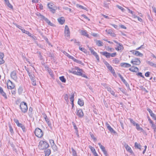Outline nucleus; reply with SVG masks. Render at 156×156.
<instances>
[{
    "instance_id": "obj_50",
    "label": "nucleus",
    "mask_w": 156,
    "mask_h": 156,
    "mask_svg": "<svg viewBox=\"0 0 156 156\" xmlns=\"http://www.w3.org/2000/svg\"><path fill=\"white\" fill-rule=\"evenodd\" d=\"M129 119L130 120V122L131 123H132L133 125L134 126H135L136 125V124H137V123H136L135 122V121L133 120V119Z\"/></svg>"
},
{
    "instance_id": "obj_44",
    "label": "nucleus",
    "mask_w": 156,
    "mask_h": 156,
    "mask_svg": "<svg viewBox=\"0 0 156 156\" xmlns=\"http://www.w3.org/2000/svg\"><path fill=\"white\" fill-rule=\"evenodd\" d=\"M136 127V129L138 131H141L143 130V129L138 124H137L135 126Z\"/></svg>"
},
{
    "instance_id": "obj_51",
    "label": "nucleus",
    "mask_w": 156,
    "mask_h": 156,
    "mask_svg": "<svg viewBox=\"0 0 156 156\" xmlns=\"http://www.w3.org/2000/svg\"><path fill=\"white\" fill-rule=\"evenodd\" d=\"M23 30L22 32L27 34L29 36H31V33L29 31L26 30L24 29Z\"/></svg>"
},
{
    "instance_id": "obj_35",
    "label": "nucleus",
    "mask_w": 156,
    "mask_h": 156,
    "mask_svg": "<svg viewBox=\"0 0 156 156\" xmlns=\"http://www.w3.org/2000/svg\"><path fill=\"white\" fill-rule=\"evenodd\" d=\"M28 75L29 76L31 81L34 80L35 76L34 74L31 73H30L29 74H28Z\"/></svg>"
},
{
    "instance_id": "obj_4",
    "label": "nucleus",
    "mask_w": 156,
    "mask_h": 156,
    "mask_svg": "<svg viewBox=\"0 0 156 156\" xmlns=\"http://www.w3.org/2000/svg\"><path fill=\"white\" fill-rule=\"evenodd\" d=\"M35 135L39 138H41L43 135L42 130L38 128L36 129L35 131Z\"/></svg>"
},
{
    "instance_id": "obj_63",
    "label": "nucleus",
    "mask_w": 156,
    "mask_h": 156,
    "mask_svg": "<svg viewBox=\"0 0 156 156\" xmlns=\"http://www.w3.org/2000/svg\"><path fill=\"white\" fill-rule=\"evenodd\" d=\"M117 55L116 52H114L112 53H110V57H115Z\"/></svg>"
},
{
    "instance_id": "obj_55",
    "label": "nucleus",
    "mask_w": 156,
    "mask_h": 156,
    "mask_svg": "<svg viewBox=\"0 0 156 156\" xmlns=\"http://www.w3.org/2000/svg\"><path fill=\"white\" fill-rule=\"evenodd\" d=\"M134 18H137L138 20L140 22H142V19L140 18V17L137 16H136L135 15H133Z\"/></svg>"
},
{
    "instance_id": "obj_47",
    "label": "nucleus",
    "mask_w": 156,
    "mask_h": 156,
    "mask_svg": "<svg viewBox=\"0 0 156 156\" xmlns=\"http://www.w3.org/2000/svg\"><path fill=\"white\" fill-rule=\"evenodd\" d=\"M72 124L74 128V129L75 130L76 132H78V129L77 127H76V124L74 122H72Z\"/></svg>"
},
{
    "instance_id": "obj_36",
    "label": "nucleus",
    "mask_w": 156,
    "mask_h": 156,
    "mask_svg": "<svg viewBox=\"0 0 156 156\" xmlns=\"http://www.w3.org/2000/svg\"><path fill=\"white\" fill-rule=\"evenodd\" d=\"M89 48V49L90 50V51L91 53L93 55H94V56H95V55H96V54H97V53L95 52V51H94V50L92 48H90V47H88Z\"/></svg>"
},
{
    "instance_id": "obj_61",
    "label": "nucleus",
    "mask_w": 156,
    "mask_h": 156,
    "mask_svg": "<svg viewBox=\"0 0 156 156\" xmlns=\"http://www.w3.org/2000/svg\"><path fill=\"white\" fill-rule=\"evenodd\" d=\"M14 122L16 123L17 126L19 125L20 124V123L19 122V120L16 119H14Z\"/></svg>"
},
{
    "instance_id": "obj_12",
    "label": "nucleus",
    "mask_w": 156,
    "mask_h": 156,
    "mask_svg": "<svg viewBox=\"0 0 156 156\" xmlns=\"http://www.w3.org/2000/svg\"><path fill=\"white\" fill-rule=\"evenodd\" d=\"M57 20L59 23L61 25L65 23V20L64 18L63 17H61L59 18H58Z\"/></svg>"
},
{
    "instance_id": "obj_20",
    "label": "nucleus",
    "mask_w": 156,
    "mask_h": 156,
    "mask_svg": "<svg viewBox=\"0 0 156 156\" xmlns=\"http://www.w3.org/2000/svg\"><path fill=\"white\" fill-rule=\"evenodd\" d=\"M115 49L118 51H119L120 50H123L124 49V47L123 46L122 44H119L118 45V46L115 48Z\"/></svg>"
},
{
    "instance_id": "obj_26",
    "label": "nucleus",
    "mask_w": 156,
    "mask_h": 156,
    "mask_svg": "<svg viewBox=\"0 0 156 156\" xmlns=\"http://www.w3.org/2000/svg\"><path fill=\"white\" fill-rule=\"evenodd\" d=\"M134 145L136 148L139 149L140 150H141V149L142 147L140 144H138L137 142H135V143Z\"/></svg>"
},
{
    "instance_id": "obj_15",
    "label": "nucleus",
    "mask_w": 156,
    "mask_h": 156,
    "mask_svg": "<svg viewBox=\"0 0 156 156\" xmlns=\"http://www.w3.org/2000/svg\"><path fill=\"white\" fill-rule=\"evenodd\" d=\"M120 66L123 67L129 68L131 66V65L128 63H121L120 64Z\"/></svg>"
},
{
    "instance_id": "obj_48",
    "label": "nucleus",
    "mask_w": 156,
    "mask_h": 156,
    "mask_svg": "<svg viewBox=\"0 0 156 156\" xmlns=\"http://www.w3.org/2000/svg\"><path fill=\"white\" fill-rule=\"evenodd\" d=\"M5 4L7 6L11 9H13L12 6L10 3L9 2H8L5 3Z\"/></svg>"
},
{
    "instance_id": "obj_5",
    "label": "nucleus",
    "mask_w": 156,
    "mask_h": 156,
    "mask_svg": "<svg viewBox=\"0 0 156 156\" xmlns=\"http://www.w3.org/2000/svg\"><path fill=\"white\" fill-rule=\"evenodd\" d=\"M64 34L65 36L67 37H69L70 36V32L69 29L67 25H66L65 27Z\"/></svg>"
},
{
    "instance_id": "obj_21",
    "label": "nucleus",
    "mask_w": 156,
    "mask_h": 156,
    "mask_svg": "<svg viewBox=\"0 0 156 156\" xmlns=\"http://www.w3.org/2000/svg\"><path fill=\"white\" fill-rule=\"evenodd\" d=\"M146 63L150 66L156 68V64L149 61H146Z\"/></svg>"
},
{
    "instance_id": "obj_57",
    "label": "nucleus",
    "mask_w": 156,
    "mask_h": 156,
    "mask_svg": "<svg viewBox=\"0 0 156 156\" xmlns=\"http://www.w3.org/2000/svg\"><path fill=\"white\" fill-rule=\"evenodd\" d=\"M44 118V119L46 122L48 121L49 120V119H48L47 116L45 114H43Z\"/></svg>"
},
{
    "instance_id": "obj_58",
    "label": "nucleus",
    "mask_w": 156,
    "mask_h": 156,
    "mask_svg": "<svg viewBox=\"0 0 156 156\" xmlns=\"http://www.w3.org/2000/svg\"><path fill=\"white\" fill-rule=\"evenodd\" d=\"M117 7L118 8H119V9H121L122 10V11L123 12H124L125 10V9H124L122 7L119 5H117Z\"/></svg>"
},
{
    "instance_id": "obj_43",
    "label": "nucleus",
    "mask_w": 156,
    "mask_h": 156,
    "mask_svg": "<svg viewBox=\"0 0 156 156\" xmlns=\"http://www.w3.org/2000/svg\"><path fill=\"white\" fill-rule=\"evenodd\" d=\"M119 59L117 58H115L113 60V62L114 63H115V64H118L119 63Z\"/></svg>"
},
{
    "instance_id": "obj_14",
    "label": "nucleus",
    "mask_w": 156,
    "mask_h": 156,
    "mask_svg": "<svg viewBox=\"0 0 156 156\" xmlns=\"http://www.w3.org/2000/svg\"><path fill=\"white\" fill-rule=\"evenodd\" d=\"M79 31L82 35L85 36L87 37H89V34L87 33L86 30H79Z\"/></svg>"
},
{
    "instance_id": "obj_45",
    "label": "nucleus",
    "mask_w": 156,
    "mask_h": 156,
    "mask_svg": "<svg viewBox=\"0 0 156 156\" xmlns=\"http://www.w3.org/2000/svg\"><path fill=\"white\" fill-rule=\"evenodd\" d=\"M50 11L53 13H55L56 10L57 9V7H54L53 8H51L49 9Z\"/></svg>"
},
{
    "instance_id": "obj_22",
    "label": "nucleus",
    "mask_w": 156,
    "mask_h": 156,
    "mask_svg": "<svg viewBox=\"0 0 156 156\" xmlns=\"http://www.w3.org/2000/svg\"><path fill=\"white\" fill-rule=\"evenodd\" d=\"M133 53L136 56H142L143 55L142 54L137 51H134Z\"/></svg>"
},
{
    "instance_id": "obj_46",
    "label": "nucleus",
    "mask_w": 156,
    "mask_h": 156,
    "mask_svg": "<svg viewBox=\"0 0 156 156\" xmlns=\"http://www.w3.org/2000/svg\"><path fill=\"white\" fill-rule=\"evenodd\" d=\"M98 144L99 145L100 148L103 152L105 150L104 147L102 146L100 143H99Z\"/></svg>"
},
{
    "instance_id": "obj_42",
    "label": "nucleus",
    "mask_w": 156,
    "mask_h": 156,
    "mask_svg": "<svg viewBox=\"0 0 156 156\" xmlns=\"http://www.w3.org/2000/svg\"><path fill=\"white\" fill-rule=\"evenodd\" d=\"M73 156H77L76 151L73 148H71Z\"/></svg>"
},
{
    "instance_id": "obj_17",
    "label": "nucleus",
    "mask_w": 156,
    "mask_h": 156,
    "mask_svg": "<svg viewBox=\"0 0 156 156\" xmlns=\"http://www.w3.org/2000/svg\"><path fill=\"white\" fill-rule=\"evenodd\" d=\"M118 76L120 78L121 80L125 84L126 87H129V85L128 84L127 85V83L126 80L124 79L123 77L120 74H119Z\"/></svg>"
},
{
    "instance_id": "obj_6",
    "label": "nucleus",
    "mask_w": 156,
    "mask_h": 156,
    "mask_svg": "<svg viewBox=\"0 0 156 156\" xmlns=\"http://www.w3.org/2000/svg\"><path fill=\"white\" fill-rule=\"evenodd\" d=\"M131 63L133 65H139L140 64L141 62L139 59L138 58H135L131 61Z\"/></svg>"
},
{
    "instance_id": "obj_11",
    "label": "nucleus",
    "mask_w": 156,
    "mask_h": 156,
    "mask_svg": "<svg viewBox=\"0 0 156 156\" xmlns=\"http://www.w3.org/2000/svg\"><path fill=\"white\" fill-rule=\"evenodd\" d=\"M106 126L107 127V129L111 133H115V132L112 128L111 126L109 125V124L108 123H106Z\"/></svg>"
},
{
    "instance_id": "obj_9",
    "label": "nucleus",
    "mask_w": 156,
    "mask_h": 156,
    "mask_svg": "<svg viewBox=\"0 0 156 156\" xmlns=\"http://www.w3.org/2000/svg\"><path fill=\"white\" fill-rule=\"evenodd\" d=\"M7 88H9V87L10 88H14L15 87L14 84L10 80H7Z\"/></svg>"
},
{
    "instance_id": "obj_60",
    "label": "nucleus",
    "mask_w": 156,
    "mask_h": 156,
    "mask_svg": "<svg viewBox=\"0 0 156 156\" xmlns=\"http://www.w3.org/2000/svg\"><path fill=\"white\" fill-rule=\"evenodd\" d=\"M51 147H52L53 149L54 150L56 151L57 150V147L56 146V145L55 144H53V145H52Z\"/></svg>"
},
{
    "instance_id": "obj_56",
    "label": "nucleus",
    "mask_w": 156,
    "mask_h": 156,
    "mask_svg": "<svg viewBox=\"0 0 156 156\" xmlns=\"http://www.w3.org/2000/svg\"><path fill=\"white\" fill-rule=\"evenodd\" d=\"M150 115L156 121V115L155 114L153 113L151 114Z\"/></svg>"
},
{
    "instance_id": "obj_2",
    "label": "nucleus",
    "mask_w": 156,
    "mask_h": 156,
    "mask_svg": "<svg viewBox=\"0 0 156 156\" xmlns=\"http://www.w3.org/2000/svg\"><path fill=\"white\" fill-rule=\"evenodd\" d=\"M49 146V144L46 142L43 141H41L38 145L39 148L41 150L46 149Z\"/></svg>"
},
{
    "instance_id": "obj_32",
    "label": "nucleus",
    "mask_w": 156,
    "mask_h": 156,
    "mask_svg": "<svg viewBox=\"0 0 156 156\" xmlns=\"http://www.w3.org/2000/svg\"><path fill=\"white\" fill-rule=\"evenodd\" d=\"M78 103L81 106H83L84 105L83 101L80 99H79Z\"/></svg>"
},
{
    "instance_id": "obj_19",
    "label": "nucleus",
    "mask_w": 156,
    "mask_h": 156,
    "mask_svg": "<svg viewBox=\"0 0 156 156\" xmlns=\"http://www.w3.org/2000/svg\"><path fill=\"white\" fill-rule=\"evenodd\" d=\"M71 59H72L74 62H75L77 63L80 64L82 66L84 65V64L83 62H82V61L76 59V58H74L73 57H72Z\"/></svg>"
},
{
    "instance_id": "obj_25",
    "label": "nucleus",
    "mask_w": 156,
    "mask_h": 156,
    "mask_svg": "<svg viewBox=\"0 0 156 156\" xmlns=\"http://www.w3.org/2000/svg\"><path fill=\"white\" fill-rule=\"evenodd\" d=\"M104 63L106 66L107 68L109 70L110 69H112V66L109 64V63L106 61L104 62Z\"/></svg>"
},
{
    "instance_id": "obj_31",
    "label": "nucleus",
    "mask_w": 156,
    "mask_h": 156,
    "mask_svg": "<svg viewBox=\"0 0 156 156\" xmlns=\"http://www.w3.org/2000/svg\"><path fill=\"white\" fill-rule=\"evenodd\" d=\"M107 90H108V91L109 92H110L112 95H113V96H115V97H116L117 96V95H115L114 91L112 89V88H107Z\"/></svg>"
},
{
    "instance_id": "obj_8",
    "label": "nucleus",
    "mask_w": 156,
    "mask_h": 156,
    "mask_svg": "<svg viewBox=\"0 0 156 156\" xmlns=\"http://www.w3.org/2000/svg\"><path fill=\"white\" fill-rule=\"evenodd\" d=\"M10 76L12 79L15 80H16L17 77L16 76V71H12L10 74Z\"/></svg>"
},
{
    "instance_id": "obj_52",
    "label": "nucleus",
    "mask_w": 156,
    "mask_h": 156,
    "mask_svg": "<svg viewBox=\"0 0 156 156\" xmlns=\"http://www.w3.org/2000/svg\"><path fill=\"white\" fill-rule=\"evenodd\" d=\"M9 127L10 132L11 133V134H12L13 133V130L12 126L10 125L9 126Z\"/></svg>"
},
{
    "instance_id": "obj_24",
    "label": "nucleus",
    "mask_w": 156,
    "mask_h": 156,
    "mask_svg": "<svg viewBox=\"0 0 156 156\" xmlns=\"http://www.w3.org/2000/svg\"><path fill=\"white\" fill-rule=\"evenodd\" d=\"M44 20L49 25L51 26L52 27H54V24L51 23L50 21L48 20L47 18H46Z\"/></svg>"
},
{
    "instance_id": "obj_34",
    "label": "nucleus",
    "mask_w": 156,
    "mask_h": 156,
    "mask_svg": "<svg viewBox=\"0 0 156 156\" xmlns=\"http://www.w3.org/2000/svg\"><path fill=\"white\" fill-rule=\"evenodd\" d=\"M13 24H14V25H15L16 26V27H17L19 28L22 31V32H23V30H24V29L23 28V27H21V26H20V25H17L16 23H13Z\"/></svg>"
},
{
    "instance_id": "obj_23",
    "label": "nucleus",
    "mask_w": 156,
    "mask_h": 156,
    "mask_svg": "<svg viewBox=\"0 0 156 156\" xmlns=\"http://www.w3.org/2000/svg\"><path fill=\"white\" fill-rule=\"evenodd\" d=\"M125 148L126 150L128 151L131 154L133 153V152L131 149V147L128 145H127L125 147Z\"/></svg>"
},
{
    "instance_id": "obj_37",
    "label": "nucleus",
    "mask_w": 156,
    "mask_h": 156,
    "mask_svg": "<svg viewBox=\"0 0 156 156\" xmlns=\"http://www.w3.org/2000/svg\"><path fill=\"white\" fill-rule=\"evenodd\" d=\"M76 6L77 7V8H80L81 9H84L85 10H87V9L86 8L84 7L83 6L81 5L77 4L76 5Z\"/></svg>"
},
{
    "instance_id": "obj_1",
    "label": "nucleus",
    "mask_w": 156,
    "mask_h": 156,
    "mask_svg": "<svg viewBox=\"0 0 156 156\" xmlns=\"http://www.w3.org/2000/svg\"><path fill=\"white\" fill-rule=\"evenodd\" d=\"M20 107L23 113H25L27 112L28 107L27 104L24 101L21 102L20 104Z\"/></svg>"
},
{
    "instance_id": "obj_13",
    "label": "nucleus",
    "mask_w": 156,
    "mask_h": 156,
    "mask_svg": "<svg viewBox=\"0 0 156 156\" xmlns=\"http://www.w3.org/2000/svg\"><path fill=\"white\" fill-rule=\"evenodd\" d=\"M129 71L133 72H137L139 71V69L137 67H134V66H133L131 67V68L129 69Z\"/></svg>"
},
{
    "instance_id": "obj_29",
    "label": "nucleus",
    "mask_w": 156,
    "mask_h": 156,
    "mask_svg": "<svg viewBox=\"0 0 156 156\" xmlns=\"http://www.w3.org/2000/svg\"><path fill=\"white\" fill-rule=\"evenodd\" d=\"M17 126L19 127H21L24 132H26V129L25 126L23 125L20 123L19 125H18Z\"/></svg>"
},
{
    "instance_id": "obj_54",
    "label": "nucleus",
    "mask_w": 156,
    "mask_h": 156,
    "mask_svg": "<svg viewBox=\"0 0 156 156\" xmlns=\"http://www.w3.org/2000/svg\"><path fill=\"white\" fill-rule=\"evenodd\" d=\"M64 99H65V101L66 102H68L69 101L68 97V95L67 94H66L64 95Z\"/></svg>"
},
{
    "instance_id": "obj_41",
    "label": "nucleus",
    "mask_w": 156,
    "mask_h": 156,
    "mask_svg": "<svg viewBox=\"0 0 156 156\" xmlns=\"http://www.w3.org/2000/svg\"><path fill=\"white\" fill-rule=\"evenodd\" d=\"M33 111V109L32 108L30 107L29 110V115L30 117H31L32 116V112Z\"/></svg>"
},
{
    "instance_id": "obj_40",
    "label": "nucleus",
    "mask_w": 156,
    "mask_h": 156,
    "mask_svg": "<svg viewBox=\"0 0 156 156\" xmlns=\"http://www.w3.org/2000/svg\"><path fill=\"white\" fill-rule=\"evenodd\" d=\"M25 69L27 71L28 74H29L30 73H31V72H30L31 71L30 70V69H31L32 70V68H31V67L27 68L26 66H25Z\"/></svg>"
},
{
    "instance_id": "obj_38",
    "label": "nucleus",
    "mask_w": 156,
    "mask_h": 156,
    "mask_svg": "<svg viewBox=\"0 0 156 156\" xmlns=\"http://www.w3.org/2000/svg\"><path fill=\"white\" fill-rule=\"evenodd\" d=\"M60 80L63 83H65L66 82V79L63 76H60L59 77Z\"/></svg>"
},
{
    "instance_id": "obj_18",
    "label": "nucleus",
    "mask_w": 156,
    "mask_h": 156,
    "mask_svg": "<svg viewBox=\"0 0 156 156\" xmlns=\"http://www.w3.org/2000/svg\"><path fill=\"white\" fill-rule=\"evenodd\" d=\"M4 57L3 53L0 52V64H2L5 62L4 61L3 59Z\"/></svg>"
},
{
    "instance_id": "obj_27",
    "label": "nucleus",
    "mask_w": 156,
    "mask_h": 156,
    "mask_svg": "<svg viewBox=\"0 0 156 156\" xmlns=\"http://www.w3.org/2000/svg\"><path fill=\"white\" fill-rule=\"evenodd\" d=\"M0 94L5 98H7V96L5 93L4 92L2 88H0Z\"/></svg>"
},
{
    "instance_id": "obj_39",
    "label": "nucleus",
    "mask_w": 156,
    "mask_h": 156,
    "mask_svg": "<svg viewBox=\"0 0 156 156\" xmlns=\"http://www.w3.org/2000/svg\"><path fill=\"white\" fill-rule=\"evenodd\" d=\"M72 69L73 70H76L77 71L80 72L82 73L83 72L82 69H80L78 67L76 66H75Z\"/></svg>"
},
{
    "instance_id": "obj_10",
    "label": "nucleus",
    "mask_w": 156,
    "mask_h": 156,
    "mask_svg": "<svg viewBox=\"0 0 156 156\" xmlns=\"http://www.w3.org/2000/svg\"><path fill=\"white\" fill-rule=\"evenodd\" d=\"M148 121L150 123L151 125V126L152 128L154 129L156 128V126L154 123V122L151 120L150 117L148 116L147 117Z\"/></svg>"
},
{
    "instance_id": "obj_7",
    "label": "nucleus",
    "mask_w": 156,
    "mask_h": 156,
    "mask_svg": "<svg viewBox=\"0 0 156 156\" xmlns=\"http://www.w3.org/2000/svg\"><path fill=\"white\" fill-rule=\"evenodd\" d=\"M76 115L80 118H82L84 116V114L82 109H76Z\"/></svg>"
},
{
    "instance_id": "obj_33",
    "label": "nucleus",
    "mask_w": 156,
    "mask_h": 156,
    "mask_svg": "<svg viewBox=\"0 0 156 156\" xmlns=\"http://www.w3.org/2000/svg\"><path fill=\"white\" fill-rule=\"evenodd\" d=\"M62 52L67 56L69 58L71 59L72 58V56H71L69 54H68L67 52H66L65 51H62Z\"/></svg>"
},
{
    "instance_id": "obj_30",
    "label": "nucleus",
    "mask_w": 156,
    "mask_h": 156,
    "mask_svg": "<svg viewBox=\"0 0 156 156\" xmlns=\"http://www.w3.org/2000/svg\"><path fill=\"white\" fill-rule=\"evenodd\" d=\"M96 44L98 46H103V42L100 40H97L96 41Z\"/></svg>"
},
{
    "instance_id": "obj_49",
    "label": "nucleus",
    "mask_w": 156,
    "mask_h": 156,
    "mask_svg": "<svg viewBox=\"0 0 156 156\" xmlns=\"http://www.w3.org/2000/svg\"><path fill=\"white\" fill-rule=\"evenodd\" d=\"M54 5V4L53 3H49L48 4V6L49 9L55 7L53 6Z\"/></svg>"
},
{
    "instance_id": "obj_64",
    "label": "nucleus",
    "mask_w": 156,
    "mask_h": 156,
    "mask_svg": "<svg viewBox=\"0 0 156 156\" xmlns=\"http://www.w3.org/2000/svg\"><path fill=\"white\" fill-rule=\"evenodd\" d=\"M106 31L107 32V33L108 34H110V35L112 33V30H106Z\"/></svg>"
},
{
    "instance_id": "obj_62",
    "label": "nucleus",
    "mask_w": 156,
    "mask_h": 156,
    "mask_svg": "<svg viewBox=\"0 0 156 156\" xmlns=\"http://www.w3.org/2000/svg\"><path fill=\"white\" fill-rule=\"evenodd\" d=\"M32 38V39L34 40H37V37L34 35L32 34H31V36H30Z\"/></svg>"
},
{
    "instance_id": "obj_53",
    "label": "nucleus",
    "mask_w": 156,
    "mask_h": 156,
    "mask_svg": "<svg viewBox=\"0 0 156 156\" xmlns=\"http://www.w3.org/2000/svg\"><path fill=\"white\" fill-rule=\"evenodd\" d=\"M89 148L90 149L91 151H92V152L93 153L94 152L96 151L95 149H94V147H93L91 146H89Z\"/></svg>"
},
{
    "instance_id": "obj_16",
    "label": "nucleus",
    "mask_w": 156,
    "mask_h": 156,
    "mask_svg": "<svg viewBox=\"0 0 156 156\" xmlns=\"http://www.w3.org/2000/svg\"><path fill=\"white\" fill-rule=\"evenodd\" d=\"M101 53L103 55L105 56L107 58H110V53L108 52L107 51H102L101 52Z\"/></svg>"
},
{
    "instance_id": "obj_59",
    "label": "nucleus",
    "mask_w": 156,
    "mask_h": 156,
    "mask_svg": "<svg viewBox=\"0 0 156 156\" xmlns=\"http://www.w3.org/2000/svg\"><path fill=\"white\" fill-rule=\"evenodd\" d=\"M48 125V126L50 128H51V122H50L49 120L46 122Z\"/></svg>"
},
{
    "instance_id": "obj_3",
    "label": "nucleus",
    "mask_w": 156,
    "mask_h": 156,
    "mask_svg": "<svg viewBox=\"0 0 156 156\" xmlns=\"http://www.w3.org/2000/svg\"><path fill=\"white\" fill-rule=\"evenodd\" d=\"M69 71L70 73H73L74 74L78 76H81L82 77H84V78H87V76L85 75V74L80 72H79L78 71H76V70H73V69H72V70H69Z\"/></svg>"
},
{
    "instance_id": "obj_28",
    "label": "nucleus",
    "mask_w": 156,
    "mask_h": 156,
    "mask_svg": "<svg viewBox=\"0 0 156 156\" xmlns=\"http://www.w3.org/2000/svg\"><path fill=\"white\" fill-rule=\"evenodd\" d=\"M45 154V156H48L51 154V152L50 149H48L44 151Z\"/></svg>"
}]
</instances>
